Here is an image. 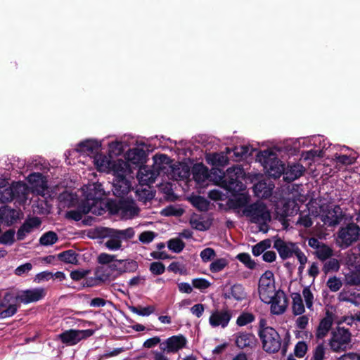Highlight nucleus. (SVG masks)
<instances>
[{
	"label": "nucleus",
	"mask_w": 360,
	"mask_h": 360,
	"mask_svg": "<svg viewBox=\"0 0 360 360\" xmlns=\"http://www.w3.org/2000/svg\"><path fill=\"white\" fill-rule=\"evenodd\" d=\"M335 160L337 163H340L342 165H352L354 163L356 160V156L355 155L349 154H338L335 155Z\"/></svg>",
	"instance_id": "obj_42"
},
{
	"label": "nucleus",
	"mask_w": 360,
	"mask_h": 360,
	"mask_svg": "<svg viewBox=\"0 0 360 360\" xmlns=\"http://www.w3.org/2000/svg\"><path fill=\"white\" fill-rule=\"evenodd\" d=\"M271 304V312L273 314H283L288 307V298L285 292L281 290H277L272 296L271 302H264Z\"/></svg>",
	"instance_id": "obj_14"
},
{
	"label": "nucleus",
	"mask_w": 360,
	"mask_h": 360,
	"mask_svg": "<svg viewBox=\"0 0 360 360\" xmlns=\"http://www.w3.org/2000/svg\"><path fill=\"white\" fill-rule=\"evenodd\" d=\"M149 270L153 275H162L165 271V266L160 262H153L150 263Z\"/></svg>",
	"instance_id": "obj_54"
},
{
	"label": "nucleus",
	"mask_w": 360,
	"mask_h": 360,
	"mask_svg": "<svg viewBox=\"0 0 360 360\" xmlns=\"http://www.w3.org/2000/svg\"><path fill=\"white\" fill-rule=\"evenodd\" d=\"M94 163L99 170H105L109 167L110 161L106 156L97 153L94 155Z\"/></svg>",
	"instance_id": "obj_46"
},
{
	"label": "nucleus",
	"mask_w": 360,
	"mask_h": 360,
	"mask_svg": "<svg viewBox=\"0 0 360 360\" xmlns=\"http://www.w3.org/2000/svg\"><path fill=\"white\" fill-rule=\"evenodd\" d=\"M236 345L246 351L254 349L257 345V339L252 333L239 332L235 334Z\"/></svg>",
	"instance_id": "obj_16"
},
{
	"label": "nucleus",
	"mask_w": 360,
	"mask_h": 360,
	"mask_svg": "<svg viewBox=\"0 0 360 360\" xmlns=\"http://www.w3.org/2000/svg\"><path fill=\"white\" fill-rule=\"evenodd\" d=\"M243 212L252 223L264 225L271 220V215L266 205L261 201L247 205Z\"/></svg>",
	"instance_id": "obj_4"
},
{
	"label": "nucleus",
	"mask_w": 360,
	"mask_h": 360,
	"mask_svg": "<svg viewBox=\"0 0 360 360\" xmlns=\"http://www.w3.org/2000/svg\"><path fill=\"white\" fill-rule=\"evenodd\" d=\"M302 295L306 303V306L309 309H311L314 302V295L309 286L304 288Z\"/></svg>",
	"instance_id": "obj_57"
},
{
	"label": "nucleus",
	"mask_w": 360,
	"mask_h": 360,
	"mask_svg": "<svg viewBox=\"0 0 360 360\" xmlns=\"http://www.w3.org/2000/svg\"><path fill=\"white\" fill-rule=\"evenodd\" d=\"M190 223L193 229L198 231H204L208 230L210 228L212 225V220L207 219L201 221L200 219H193L191 220Z\"/></svg>",
	"instance_id": "obj_38"
},
{
	"label": "nucleus",
	"mask_w": 360,
	"mask_h": 360,
	"mask_svg": "<svg viewBox=\"0 0 360 360\" xmlns=\"http://www.w3.org/2000/svg\"><path fill=\"white\" fill-rule=\"evenodd\" d=\"M192 204L200 211H206L209 207V202L200 195L195 196L191 200Z\"/></svg>",
	"instance_id": "obj_44"
},
{
	"label": "nucleus",
	"mask_w": 360,
	"mask_h": 360,
	"mask_svg": "<svg viewBox=\"0 0 360 360\" xmlns=\"http://www.w3.org/2000/svg\"><path fill=\"white\" fill-rule=\"evenodd\" d=\"M345 281L347 285L360 287V269L347 273L345 276Z\"/></svg>",
	"instance_id": "obj_32"
},
{
	"label": "nucleus",
	"mask_w": 360,
	"mask_h": 360,
	"mask_svg": "<svg viewBox=\"0 0 360 360\" xmlns=\"http://www.w3.org/2000/svg\"><path fill=\"white\" fill-rule=\"evenodd\" d=\"M274 328L271 327V326H269L267 325V321L264 318H261L259 319V323H258V331H257V334L258 335H260L271 329H273Z\"/></svg>",
	"instance_id": "obj_62"
},
{
	"label": "nucleus",
	"mask_w": 360,
	"mask_h": 360,
	"mask_svg": "<svg viewBox=\"0 0 360 360\" xmlns=\"http://www.w3.org/2000/svg\"><path fill=\"white\" fill-rule=\"evenodd\" d=\"M342 285V283L340 278L336 276L330 277L327 281V286L332 292L338 291Z\"/></svg>",
	"instance_id": "obj_56"
},
{
	"label": "nucleus",
	"mask_w": 360,
	"mask_h": 360,
	"mask_svg": "<svg viewBox=\"0 0 360 360\" xmlns=\"http://www.w3.org/2000/svg\"><path fill=\"white\" fill-rule=\"evenodd\" d=\"M200 256L203 262H207L216 256V252L213 248H207L200 252Z\"/></svg>",
	"instance_id": "obj_58"
},
{
	"label": "nucleus",
	"mask_w": 360,
	"mask_h": 360,
	"mask_svg": "<svg viewBox=\"0 0 360 360\" xmlns=\"http://www.w3.org/2000/svg\"><path fill=\"white\" fill-rule=\"evenodd\" d=\"M114 172L116 178H126L129 170V164L122 160H118L113 165Z\"/></svg>",
	"instance_id": "obj_31"
},
{
	"label": "nucleus",
	"mask_w": 360,
	"mask_h": 360,
	"mask_svg": "<svg viewBox=\"0 0 360 360\" xmlns=\"http://www.w3.org/2000/svg\"><path fill=\"white\" fill-rule=\"evenodd\" d=\"M94 330L92 329L75 330L70 329L57 335L56 340H60L62 343L72 346L77 345L79 341L92 336Z\"/></svg>",
	"instance_id": "obj_9"
},
{
	"label": "nucleus",
	"mask_w": 360,
	"mask_h": 360,
	"mask_svg": "<svg viewBox=\"0 0 360 360\" xmlns=\"http://www.w3.org/2000/svg\"><path fill=\"white\" fill-rule=\"evenodd\" d=\"M193 178L198 184H203L210 176L207 168L203 164H196L192 169Z\"/></svg>",
	"instance_id": "obj_23"
},
{
	"label": "nucleus",
	"mask_w": 360,
	"mask_h": 360,
	"mask_svg": "<svg viewBox=\"0 0 360 360\" xmlns=\"http://www.w3.org/2000/svg\"><path fill=\"white\" fill-rule=\"evenodd\" d=\"M231 319V314L227 309L214 310L212 312L209 319V323L212 327L221 326L225 328L228 326Z\"/></svg>",
	"instance_id": "obj_19"
},
{
	"label": "nucleus",
	"mask_w": 360,
	"mask_h": 360,
	"mask_svg": "<svg viewBox=\"0 0 360 360\" xmlns=\"http://www.w3.org/2000/svg\"><path fill=\"white\" fill-rule=\"evenodd\" d=\"M345 217L340 205H334L331 209H328L321 214V221L328 226L338 225Z\"/></svg>",
	"instance_id": "obj_15"
},
{
	"label": "nucleus",
	"mask_w": 360,
	"mask_h": 360,
	"mask_svg": "<svg viewBox=\"0 0 360 360\" xmlns=\"http://www.w3.org/2000/svg\"><path fill=\"white\" fill-rule=\"evenodd\" d=\"M12 298V292H6L0 301V319L11 317L17 312L18 306L15 304H11Z\"/></svg>",
	"instance_id": "obj_20"
},
{
	"label": "nucleus",
	"mask_w": 360,
	"mask_h": 360,
	"mask_svg": "<svg viewBox=\"0 0 360 360\" xmlns=\"http://www.w3.org/2000/svg\"><path fill=\"white\" fill-rule=\"evenodd\" d=\"M304 171V167L300 164L290 165L283 173L284 179L287 181H292L302 176Z\"/></svg>",
	"instance_id": "obj_24"
},
{
	"label": "nucleus",
	"mask_w": 360,
	"mask_h": 360,
	"mask_svg": "<svg viewBox=\"0 0 360 360\" xmlns=\"http://www.w3.org/2000/svg\"><path fill=\"white\" fill-rule=\"evenodd\" d=\"M113 187L114 195L122 197L129 193L130 182L126 178H116Z\"/></svg>",
	"instance_id": "obj_25"
},
{
	"label": "nucleus",
	"mask_w": 360,
	"mask_h": 360,
	"mask_svg": "<svg viewBox=\"0 0 360 360\" xmlns=\"http://www.w3.org/2000/svg\"><path fill=\"white\" fill-rule=\"evenodd\" d=\"M45 296L44 290L43 288H33L20 291L17 295L13 294V298L11 304H15L19 301L23 304H29L36 302L44 298Z\"/></svg>",
	"instance_id": "obj_12"
},
{
	"label": "nucleus",
	"mask_w": 360,
	"mask_h": 360,
	"mask_svg": "<svg viewBox=\"0 0 360 360\" xmlns=\"http://www.w3.org/2000/svg\"><path fill=\"white\" fill-rule=\"evenodd\" d=\"M167 247L173 252L179 253L185 248V243L179 238H172L167 242Z\"/></svg>",
	"instance_id": "obj_41"
},
{
	"label": "nucleus",
	"mask_w": 360,
	"mask_h": 360,
	"mask_svg": "<svg viewBox=\"0 0 360 360\" xmlns=\"http://www.w3.org/2000/svg\"><path fill=\"white\" fill-rule=\"evenodd\" d=\"M98 262L101 264H109L116 277L124 272V260L117 259L115 255L101 253L98 257Z\"/></svg>",
	"instance_id": "obj_13"
},
{
	"label": "nucleus",
	"mask_w": 360,
	"mask_h": 360,
	"mask_svg": "<svg viewBox=\"0 0 360 360\" xmlns=\"http://www.w3.org/2000/svg\"><path fill=\"white\" fill-rule=\"evenodd\" d=\"M271 240L269 238L264 239L252 246V252L254 256L257 257L262 253H264L267 249L271 248Z\"/></svg>",
	"instance_id": "obj_33"
},
{
	"label": "nucleus",
	"mask_w": 360,
	"mask_h": 360,
	"mask_svg": "<svg viewBox=\"0 0 360 360\" xmlns=\"http://www.w3.org/2000/svg\"><path fill=\"white\" fill-rule=\"evenodd\" d=\"M58 240L57 234L52 231L44 233L39 238V243L43 246H50Z\"/></svg>",
	"instance_id": "obj_34"
},
{
	"label": "nucleus",
	"mask_w": 360,
	"mask_h": 360,
	"mask_svg": "<svg viewBox=\"0 0 360 360\" xmlns=\"http://www.w3.org/2000/svg\"><path fill=\"white\" fill-rule=\"evenodd\" d=\"M333 324V321L330 317H325L320 321L316 329V337L317 339H323L329 332Z\"/></svg>",
	"instance_id": "obj_28"
},
{
	"label": "nucleus",
	"mask_w": 360,
	"mask_h": 360,
	"mask_svg": "<svg viewBox=\"0 0 360 360\" xmlns=\"http://www.w3.org/2000/svg\"><path fill=\"white\" fill-rule=\"evenodd\" d=\"M187 345L186 338L179 334L172 335L162 342L159 345L160 349L166 354H175L186 347Z\"/></svg>",
	"instance_id": "obj_11"
},
{
	"label": "nucleus",
	"mask_w": 360,
	"mask_h": 360,
	"mask_svg": "<svg viewBox=\"0 0 360 360\" xmlns=\"http://www.w3.org/2000/svg\"><path fill=\"white\" fill-rule=\"evenodd\" d=\"M236 258L245 266L250 269H254L256 266V263L251 259L250 255L248 253H240L237 255Z\"/></svg>",
	"instance_id": "obj_49"
},
{
	"label": "nucleus",
	"mask_w": 360,
	"mask_h": 360,
	"mask_svg": "<svg viewBox=\"0 0 360 360\" xmlns=\"http://www.w3.org/2000/svg\"><path fill=\"white\" fill-rule=\"evenodd\" d=\"M351 333L348 328L337 327L331 333L329 346L333 352H338L349 348L351 342Z\"/></svg>",
	"instance_id": "obj_5"
},
{
	"label": "nucleus",
	"mask_w": 360,
	"mask_h": 360,
	"mask_svg": "<svg viewBox=\"0 0 360 360\" xmlns=\"http://www.w3.org/2000/svg\"><path fill=\"white\" fill-rule=\"evenodd\" d=\"M183 210L181 208H176L173 205H169L162 209L160 212L161 215L165 217H179L183 214Z\"/></svg>",
	"instance_id": "obj_50"
},
{
	"label": "nucleus",
	"mask_w": 360,
	"mask_h": 360,
	"mask_svg": "<svg viewBox=\"0 0 360 360\" xmlns=\"http://www.w3.org/2000/svg\"><path fill=\"white\" fill-rule=\"evenodd\" d=\"M273 248L277 250L283 260L289 259L293 255L297 257V255L302 252L297 243L285 241L280 238H276L274 240Z\"/></svg>",
	"instance_id": "obj_10"
},
{
	"label": "nucleus",
	"mask_w": 360,
	"mask_h": 360,
	"mask_svg": "<svg viewBox=\"0 0 360 360\" xmlns=\"http://www.w3.org/2000/svg\"><path fill=\"white\" fill-rule=\"evenodd\" d=\"M328 348L324 342L318 343L311 351V356L309 360H326Z\"/></svg>",
	"instance_id": "obj_27"
},
{
	"label": "nucleus",
	"mask_w": 360,
	"mask_h": 360,
	"mask_svg": "<svg viewBox=\"0 0 360 360\" xmlns=\"http://www.w3.org/2000/svg\"><path fill=\"white\" fill-rule=\"evenodd\" d=\"M101 147V144L93 140H86L79 143L77 146V150L86 155H96Z\"/></svg>",
	"instance_id": "obj_21"
},
{
	"label": "nucleus",
	"mask_w": 360,
	"mask_h": 360,
	"mask_svg": "<svg viewBox=\"0 0 360 360\" xmlns=\"http://www.w3.org/2000/svg\"><path fill=\"white\" fill-rule=\"evenodd\" d=\"M161 339L160 337L158 336H154L151 338H149V339H147L144 342H143V347L145 348H148V349H150V348H153L154 347H155L156 345H158V344L160 345L161 343Z\"/></svg>",
	"instance_id": "obj_63"
},
{
	"label": "nucleus",
	"mask_w": 360,
	"mask_h": 360,
	"mask_svg": "<svg viewBox=\"0 0 360 360\" xmlns=\"http://www.w3.org/2000/svg\"><path fill=\"white\" fill-rule=\"evenodd\" d=\"M106 248L110 250H117L120 249L122 244L120 240L116 238H109L105 243Z\"/></svg>",
	"instance_id": "obj_61"
},
{
	"label": "nucleus",
	"mask_w": 360,
	"mask_h": 360,
	"mask_svg": "<svg viewBox=\"0 0 360 360\" xmlns=\"http://www.w3.org/2000/svg\"><path fill=\"white\" fill-rule=\"evenodd\" d=\"M14 237L15 231L13 229L7 230L0 236V243L11 245L15 242Z\"/></svg>",
	"instance_id": "obj_52"
},
{
	"label": "nucleus",
	"mask_w": 360,
	"mask_h": 360,
	"mask_svg": "<svg viewBox=\"0 0 360 360\" xmlns=\"http://www.w3.org/2000/svg\"><path fill=\"white\" fill-rule=\"evenodd\" d=\"M258 336L262 343V349L266 353L272 354L280 351L281 348L282 338L275 328Z\"/></svg>",
	"instance_id": "obj_8"
},
{
	"label": "nucleus",
	"mask_w": 360,
	"mask_h": 360,
	"mask_svg": "<svg viewBox=\"0 0 360 360\" xmlns=\"http://www.w3.org/2000/svg\"><path fill=\"white\" fill-rule=\"evenodd\" d=\"M28 180L31 184H35L37 186H39L43 190L46 188V181L44 176L41 173H32L28 176Z\"/></svg>",
	"instance_id": "obj_40"
},
{
	"label": "nucleus",
	"mask_w": 360,
	"mask_h": 360,
	"mask_svg": "<svg viewBox=\"0 0 360 360\" xmlns=\"http://www.w3.org/2000/svg\"><path fill=\"white\" fill-rule=\"evenodd\" d=\"M129 309L134 314H136L139 316H149L155 311V307L153 306H147L146 307H141L139 309L136 307H130Z\"/></svg>",
	"instance_id": "obj_51"
},
{
	"label": "nucleus",
	"mask_w": 360,
	"mask_h": 360,
	"mask_svg": "<svg viewBox=\"0 0 360 360\" xmlns=\"http://www.w3.org/2000/svg\"><path fill=\"white\" fill-rule=\"evenodd\" d=\"M32 264L27 262L18 266L15 270V274L18 276H22L24 274L29 272L32 269Z\"/></svg>",
	"instance_id": "obj_64"
},
{
	"label": "nucleus",
	"mask_w": 360,
	"mask_h": 360,
	"mask_svg": "<svg viewBox=\"0 0 360 360\" xmlns=\"http://www.w3.org/2000/svg\"><path fill=\"white\" fill-rule=\"evenodd\" d=\"M360 236V227L351 222L341 227L338 232L337 241L340 247L347 248L357 241Z\"/></svg>",
	"instance_id": "obj_6"
},
{
	"label": "nucleus",
	"mask_w": 360,
	"mask_h": 360,
	"mask_svg": "<svg viewBox=\"0 0 360 360\" xmlns=\"http://www.w3.org/2000/svg\"><path fill=\"white\" fill-rule=\"evenodd\" d=\"M18 218L19 212L16 210L7 206L0 208V220L5 222L7 226L13 225Z\"/></svg>",
	"instance_id": "obj_22"
},
{
	"label": "nucleus",
	"mask_w": 360,
	"mask_h": 360,
	"mask_svg": "<svg viewBox=\"0 0 360 360\" xmlns=\"http://www.w3.org/2000/svg\"><path fill=\"white\" fill-rule=\"evenodd\" d=\"M260 300L271 302L273 295L277 291L275 287L274 275L271 271H266L260 277L258 285Z\"/></svg>",
	"instance_id": "obj_7"
},
{
	"label": "nucleus",
	"mask_w": 360,
	"mask_h": 360,
	"mask_svg": "<svg viewBox=\"0 0 360 360\" xmlns=\"http://www.w3.org/2000/svg\"><path fill=\"white\" fill-rule=\"evenodd\" d=\"M296 224L304 228H309L312 226L313 221L309 210H304L300 212Z\"/></svg>",
	"instance_id": "obj_36"
},
{
	"label": "nucleus",
	"mask_w": 360,
	"mask_h": 360,
	"mask_svg": "<svg viewBox=\"0 0 360 360\" xmlns=\"http://www.w3.org/2000/svg\"><path fill=\"white\" fill-rule=\"evenodd\" d=\"M155 236L156 233L153 231H146L139 235V239L142 243L148 244L153 240Z\"/></svg>",
	"instance_id": "obj_59"
},
{
	"label": "nucleus",
	"mask_w": 360,
	"mask_h": 360,
	"mask_svg": "<svg viewBox=\"0 0 360 360\" xmlns=\"http://www.w3.org/2000/svg\"><path fill=\"white\" fill-rule=\"evenodd\" d=\"M231 294L236 300H242L245 296L244 288L241 284H234L231 288Z\"/></svg>",
	"instance_id": "obj_48"
},
{
	"label": "nucleus",
	"mask_w": 360,
	"mask_h": 360,
	"mask_svg": "<svg viewBox=\"0 0 360 360\" xmlns=\"http://www.w3.org/2000/svg\"><path fill=\"white\" fill-rule=\"evenodd\" d=\"M229 264L225 258H219L213 261L210 265V270L212 273H218L222 271Z\"/></svg>",
	"instance_id": "obj_43"
},
{
	"label": "nucleus",
	"mask_w": 360,
	"mask_h": 360,
	"mask_svg": "<svg viewBox=\"0 0 360 360\" xmlns=\"http://www.w3.org/2000/svg\"><path fill=\"white\" fill-rule=\"evenodd\" d=\"M127 158L134 165L142 163L146 158V153L143 149L135 148L130 149L127 153Z\"/></svg>",
	"instance_id": "obj_26"
},
{
	"label": "nucleus",
	"mask_w": 360,
	"mask_h": 360,
	"mask_svg": "<svg viewBox=\"0 0 360 360\" xmlns=\"http://www.w3.org/2000/svg\"><path fill=\"white\" fill-rule=\"evenodd\" d=\"M226 162V158L219 153H213L208 158V162L214 166H224Z\"/></svg>",
	"instance_id": "obj_47"
},
{
	"label": "nucleus",
	"mask_w": 360,
	"mask_h": 360,
	"mask_svg": "<svg viewBox=\"0 0 360 360\" xmlns=\"http://www.w3.org/2000/svg\"><path fill=\"white\" fill-rule=\"evenodd\" d=\"M41 224V221L37 217L26 219L17 231V240L19 241L23 240L27 234L32 233L34 229L39 228Z\"/></svg>",
	"instance_id": "obj_17"
},
{
	"label": "nucleus",
	"mask_w": 360,
	"mask_h": 360,
	"mask_svg": "<svg viewBox=\"0 0 360 360\" xmlns=\"http://www.w3.org/2000/svg\"><path fill=\"white\" fill-rule=\"evenodd\" d=\"M139 211L140 209L133 200H120L118 203V212L124 219H132L139 214Z\"/></svg>",
	"instance_id": "obj_18"
},
{
	"label": "nucleus",
	"mask_w": 360,
	"mask_h": 360,
	"mask_svg": "<svg viewBox=\"0 0 360 360\" xmlns=\"http://www.w3.org/2000/svg\"><path fill=\"white\" fill-rule=\"evenodd\" d=\"M292 314L295 316L302 315L305 309L303 304V301L301 297V295L298 292L292 293Z\"/></svg>",
	"instance_id": "obj_30"
},
{
	"label": "nucleus",
	"mask_w": 360,
	"mask_h": 360,
	"mask_svg": "<svg viewBox=\"0 0 360 360\" xmlns=\"http://www.w3.org/2000/svg\"><path fill=\"white\" fill-rule=\"evenodd\" d=\"M257 158L269 176L279 178L284 173V165L276 158L275 153L268 150L260 151L257 155Z\"/></svg>",
	"instance_id": "obj_3"
},
{
	"label": "nucleus",
	"mask_w": 360,
	"mask_h": 360,
	"mask_svg": "<svg viewBox=\"0 0 360 360\" xmlns=\"http://www.w3.org/2000/svg\"><path fill=\"white\" fill-rule=\"evenodd\" d=\"M314 254L319 259L326 261L333 256V250L328 245L323 243L316 251H315Z\"/></svg>",
	"instance_id": "obj_35"
},
{
	"label": "nucleus",
	"mask_w": 360,
	"mask_h": 360,
	"mask_svg": "<svg viewBox=\"0 0 360 360\" xmlns=\"http://www.w3.org/2000/svg\"><path fill=\"white\" fill-rule=\"evenodd\" d=\"M103 265L96 269L95 272L96 276H98L103 282L114 280L116 278V275L112 273L109 264Z\"/></svg>",
	"instance_id": "obj_29"
},
{
	"label": "nucleus",
	"mask_w": 360,
	"mask_h": 360,
	"mask_svg": "<svg viewBox=\"0 0 360 360\" xmlns=\"http://www.w3.org/2000/svg\"><path fill=\"white\" fill-rule=\"evenodd\" d=\"M255 319V316L252 313L243 312L239 315L236 320V324L239 326H245L252 323Z\"/></svg>",
	"instance_id": "obj_45"
},
{
	"label": "nucleus",
	"mask_w": 360,
	"mask_h": 360,
	"mask_svg": "<svg viewBox=\"0 0 360 360\" xmlns=\"http://www.w3.org/2000/svg\"><path fill=\"white\" fill-rule=\"evenodd\" d=\"M308 346L304 341H299L295 346L294 354L297 358H302L307 354Z\"/></svg>",
	"instance_id": "obj_53"
},
{
	"label": "nucleus",
	"mask_w": 360,
	"mask_h": 360,
	"mask_svg": "<svg viewBox=\"0 0 360 360\" xmlns=\"http://www.w3.org/2000/svg\"><path fill=\"white\" fill-rule=\"evenodd\" d=\"M25 190V185L20 182L9 184L7 180L0 179V202L6 203L15 198L22 199L26 194Z\"/></svg>",
	"instance_id": "obj_2"
},
{
	"label": "nucleus",
	"mask_w": 360,
	"mask_h": 360,
	"mask_svg": "<svg viewBox=\"0 0 360 360\" xmlns=\"http://www.w3.org/2000/svg\"><path fill=\"white\" fill-rule=\"evenodd\" d=\"M339 261L335 258H329L326 260L323 266V271L327 274L329 272L338 271L340 269Z\"/></svg>",
	"instance_id": "obj_39"
},
{
	"label": "nucleus",
	"mask_w": 360,
	"mask_h": 360,
	"mask_svg": "<svg viewBox=\"0 0 360 360\" xmlns=\"http://www.w3.org/2000/svg\"><path fill=\"white\" fill-rule=\"evenodd\" d=\"M77 255L72 250H68L59 253L57 257L59 260L65 263L75 264L77 262Z\"/></svg>",
	"instance_id": "obj_37"
},
{
	"label": "nucleus",
	"mask_w": 360,
	"mask_h": 360,
	"mask_svg": "<svg viewBox=\"0 0 360 360\" xmlns=\"http://www.w3.org/2000/svg\"><path fill=\"white\" fill-rule=\"evenodd\" d=\"M213 180L226 191L236 193L245 189L241 179L244 175L243 169L239 166L229 167L224 172L222 169L214 168L211 170Z\"/></svg>",
	"instance_id": "obj_1"
},
{
	"label": "nucleus",
	"mask_w": 360,
	"mask_h": 360,
	"mask_svg": "<svg viewBox=\"0 0 360 360\" xmlns=\"http://www.w3.org/2000/svg\"><path fill=\"white\" fill-rule=\"evenodd\" d=\"M65 217L68 219L74 220L75 221H79L82 219L83 215L79 212V210L77 208L76 210H72L68 211L65 213Z\"/></svg>",
	"instance_id": "obj_60"
},
{
	"label": "nucleus",
	"mask_w": 360,
	"mask_h": 360,
	"mask_svg": "<svg viewBox=\"0 0 360 360\" xmlns=\"http://www.w3.org/2000/svg\"><path fill=\"white\" fill-rule=\"evenodd\" d=\"M192 285L195 288L199 289L202 291L208 288L211 283L210 281L204 278H197L192 280Z\"/></svg>",
	"instance_id": "obj_55"
}]
</instances>
